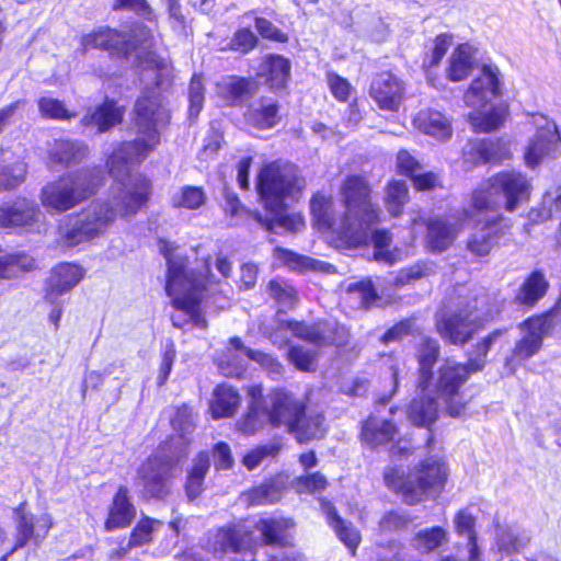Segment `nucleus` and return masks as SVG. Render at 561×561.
Instances as JSON below:
<instances>
[{
  "label": "nucleus",
  "mask_w": 561,
  "mask_h": 561,
  "mask_svg": "<svg viewBox=\"0 0 561 561\" xmlns=\"http://www.w3.org/2000/svg\"><path fill=\"white\" fill-rule=\"evenodd\" d=\"M134 114L137 137L123 142L106 162L115 180L108 197L96 199L85 210L60 221L57 240L61 247L73 248L102 236L117 218L130 220L149 201L150 181L141 174L130 175V168L159 145V128L169 123L170 113L158 96H142L137 100Z\"/></svg>",
  "instance_id": "nucleus-1"
},
{
  "label": "nucleus",
  "mask_w": 561,
  "mask_h": 561,
  "mask_svg": "<svg viewBox=\"0 0 561 561\" xmlns=\"http://www.w3.org/2000/svg\"><path fill=\"white\" fill-rule=\"evenodd\" d=\"M341 195L344 213L340 218L335 217L331 197L320 193L313 195L310 209L314 224L353 245L360 244L367 240V230L379 221L381 211L371 203L370 187L362 176H347L341 186Z\"/></svg>",
  "instance_id": "nucleus-2"
},
{
  "label": "nucleus",
  "mask_w": 561,
  "mask_h": 561,
  "mask_svg": "<svg viewBox=\"0 0 561 561\" xmlns=\"http://www.w3.org/2000/svg\"><path fill=\"white\" fill-rule=\"evenodd\" d=\"M302 184L294 164L271 163L262 169L259 175L257 190L270 215L254 214V220L267 231L297 232L304 227V218L299 214H286L291 203L300 195Z\"/></svg>",
  "instance_id": "nucleus-3"
},
{
  "label": "nucleus",
  "mask_w": 561,
  "mask_h": 561,
  "mask_svg": "<svg viewBox=\"0 0 561 561\" xmlns=\"http://www.w3.org/2000/svg\"><path fill=\"white\" fill-rule=\"evenodd\" d=\"M175 248L169 242H162L160 251L167 260L168 275L165 291L172 299V306L187 318L195 327L206 328L205 318L201 314V302L207 297L209 288L206 277L187 270V259L175 253ZM176 328H182L186 320L181 314L171 317Z\"/></svg>",
  "instance_id": "nucleus-4"
},
{
  "label": "nucleus",
  "mask_w": 561,
  "mask_h": 561,
  "mask_svg": "<svg viewBox=\"0 0 561 561\" xmlns=\"http://www.w3.org/2000/svg\"><path fill=\"white\" fill-rule=\"evenodd\" d=\"M104 181L101 167H84L46 183L39 199L48 211L66 213L94 196Z\"/></svg>",
  "instance_id": "nucleus-5"
},
{
  "label": "nucleus",
  "mask_w": 561,
  "mask_h": 561,
  "mask_svg": "<svg viewBox=\"0 0 561 561\" xmlns=\"http://www.w3.org/2000/svg\"><path fill=\"white\" fill-rule=\"evenodd\" d=\"M530 180L518 171H502L482 182L471 196V208L478 213L496 211L504 208L514 211L528 202L531 193Z\"/></svg>",
  "instance_id": "nucleus-6"
},
{
  "label": "nucleus",
  "mask_w": 561,
  "mask_h": 561,
  "mask_svg": "<svg viewBox=\"0 0 561 561\" xmlns=\"http://www.w3.org/2000/svg\"><path fill=\"white\" fill-rule=\"evenodd\" d=\"M499 69L492 65L483 66L481 75L474 79L465 94V102L474 111L469 114V122L477 133H490L497 129L504 122L505 108L486 105L501 95Z\"/></svg>",
  "instance_id": "nucleus-7"
},
{
  "label": "nucleus",
  "mask_w": 561,
  "mask_h": 561,
  "mask_svg": "<svg viewBox=\"0 0 561 561\" xmlns=\"http://www.w3.org/2000/svg\"><path fill=\"white\" fill-rule=\"evenodd\" d=\"M82 46L88 48H101L125 57L136 54L140 64L147 67H159L160 61L151 51L153 35L144 24H136L128 33L117 32L108 27H102L82 37Z\"/></svg>",
  "instance_id": "nucleus-8"
},
{
  "label": "nucleus",
  "mask_w": 561,
  "mask_h": 561,
  "mask_svg": "<svg viewBox=\"0 0 561 561\" xmlns=\"http://www.w3.org/2000/svg\"><path fill=\"white\" fill-rule=\"evenodd\" d=\"M489 300L483 295L473 304H458L455 308H444L436 312L435 327L440 337L453 345H465L481 330L491 314L483 309Z\"/></svg>",
  "instance_id": "nucleus-9"
},
{
  "label": "nucleus",
  "mask_w": 561,
  "mask_h": 561,
  "mask_svg": "<svg viewBox=\"0 0 561 561\" xmlns=\"http://www.w3.org/2000/svg\"><path fill=\"white\" fill-rule=\"evenodd\" d=\"M439 343L432 337H423L417 348L419 360V393L409 405L408 415L416 426L428 427L437 417V403L427 397L425 391L432 386V368L439 356Z\"/></svg>",
  "instance_id": "nucleus-10"
},
{
  "label": "nucleus",
  "mask_w": 561,
  "mask_h": 561,
  "mask_svg": "<svg viewBox=\"0 0 561 561\" xmlns=\"http://www.w3.org/2000/svg\"><path fill=\"white\" fill-rule=\"evenodd\" d=\"M471 374L465 364L446 360L438 369L436 381L433 385L434 388L431 389L430 386L425 391V400L427 397L434 399L437 408L440 403H444L450 416H460L465 404L459 390Z\"/></svg>",
  "instance_id": "nucleus-11"
},
{
  "label": "nucleus",
  "mask_w": 561,
  "mask_h": 561,
  "mask_svg": "<svg viewBox=\"0 0 561 561\" xmlns=\"http://www.w3.org/2000/svg\"><path fill=\"white\" fill-rule=\"evenodd\" d=\"M447 469L444 460L437 456L426 458L421 468L411 474L398 467L387 468L383 473L385 484L391 491H421L444 488L447 480Z\"/></svg>",
  "instance_id": "nucleus-12"
},
{
  "label": "nucleus",
  "mask_w": 561,
  "mask_h": 561,
  "mask_svg": "<svg viewBox=\"0 0 561 561\" xmlns=\"http://www.w3.org/2000/svg\"><path fill=\"white\" fill-rule=\"evenodd\" d=\"M531 124L536 133L528 141L524 159L527 167L535 169L545 160L561 154V137L556 123L542 114H533Z\"/></svg>",
  "instance_id": "nucleus-13"
},
{
  "label": "nucleus",
  "mask_w": 561,
  "mask_h": 561,
  "mask_svg": "<svg viewBox=\"0 0 561 561\" xmlns=\"http://www.w3.org/2000/svg\"><path fill=\"white\" fill-rule=\"evenodd\" d=\"M525 335L516 343L513 354L506 359V367L514 373L515 362H523L535 356L542 346V341L553 328V317L550 313L533 317L520 323Z\"/></svg>",
  "instance_id": "nucleus-14"
},
{
  "label": "nucleus",
  "mask_w": 561,
  "mask_h": 561,
  "mask_svg": "<svg viewBox=\"0 0 561 561\" xmlns=\"http://www.w3.org/2000/svg\"><path fill=\"white\" fill-rule=\"evenodd\" d=\"M471 218V207L446 217L431 218L426 224V245L428 250L434 253L446 251L463 229V222Z\"/></svg>",
  "instance_id": "nucleus-15"
},
{
  "label": "nucleus",
  "mask_w": 561,
  "mask_h": 561,
  "mask_svg": "<svg viewBox=\"0 0 561 561\" xmlns=\"http://www.w3.org/2000/svg\"><path fill=\"white\" fill-rule=\"evenodd\" d=\"M179 459L180 456L170 454L165 443L141 465L138 476L145 485L163 486L178 471Z\"/></svg>",
  "instance_id": "nucleus-16"
},
{
  "label": "nucleus",
  "mask_w": 561,
  "mask_h": 561,
  "mask_svg": "<svg viewBox=\"0 0 561 561\" xmlns=\"http://www.w3.org/2000/svg\"><path fill=\"white\" fill-rule=\"evenodd\" d=\"M334 325L330 322H318L314 324H306L298 321H287L282 323L278 329L271 335L273 344L282 346L286 342V337L279 340L283 331H290L295 336L308 341L316 346H323L335 343L333 334Z\"/></svg>",
  "instance_id": "nucleus-17"
},
{
  "label": "nucleus",
  "mask_w": 561,
  "mask_h": 561,
  "mask_svg": "<svg viewBox=\"0 0 561 561\" xmlns=\"http://www.w3.org/2000/svg\"><path fill=\"white\" fill-rule=\"evenodd\" d=\"M270 407L267 409V415L270 424L273 426L284 425L290 433L294 426L299 421V414H301L304 404L297 400L291 393L284 390H275L270 397Z\"/></svg>",
  "instance_id": "nucleus-18"
},
{
  "label": "nucleus",
  "mask_w": 561,
  "mask_h": 561,
  "mask_svg": "<svg viewBox=\"0 0 561 561\" xmlns=\"http://www.w3.org/2000/svg\"><path fill=\"white\" fill-rule=\"evenodd\" d=\"M42 216V211L34 201L20 197L12 203L0 205V228L31 229Z\"/></svg>",
  "instance_id": "nucleus-19"
},
{
  "label": "nucleus",
  "mask_w": 561,
  "mask_h": 561,
  "mask_svg": "<svg viewBox=\"0 0 561 561\" xmlns=\"http://www.w3.org/2000/svg\"><path fill=\"white\" fill-rule=\"evenodd\" d=\"M403 92V82L390 71L378 73L370 84V96L380 108L387 111L398 110Z\"/></svg>",
  "instance_id": "nucleus-20"
},
{
  "label": "nucleus",
  "mask_w": 561,
  "mask_h": 561,
  "mask_svg": "<svg viewBox=\"0 0 561 561\" xmlns=\"http://www.w3.org/2000/svg\"><path fill=\"white\" fill-rule=\"evenodd\" d=\"M16 545L15 548L24 547L31 539L41 542L48 535L51 528V519L47 514L34 517L25 511V503L16 510Z\"/></svg>",
  "instance_id": "nucleus-21"
},
{
  "label": "nucleus",
  "mask_w": 561,
  "mask_h": 561,
  "mask_svg": "<svg viewBox=\"0 0 561 561\" xmlns=\"http://www.w3.org/2000/svg\"><path fill=\"white\" fill-rule=\"evenodd\" d=\"M84 275L81 266L73 263H60L51 270L47 282L46 299L51 304L55 299L76 287Z\"/></svg>",
  "instance_id": "nucleus-22"
},
{
  "label": "nucleus",
  "mask_w": 561,
  "mask_h": 561,
  "mask_svg": "<svg viewBox=\"0 0 561 561\" xmlns=\"http://www.w3.org/2000/svg\"><path fill=\"white\" fill-rule=\"evenodd\" d=\"M463 154L472 164L497 163L510 156V149L507 142L500 139H478L469 144Z\"/></svg>",
  "instance_id": "nucleus-23"
},
{
  "label": "nucleus",
  "mask_w": 561,
  "mask_h": 561,
  "mask_svg": "<svg viewBox=\"0 0 561 561\" xmlns=\"http://www.w3.org/2000/svg\"><path fill=\"white\" fill-rule=\"evenodd\" d=\"M289 59L280 55H268L261 62L256 76L272 91L278 92L286 88L290 78Z\"/></svg>",
  "instance_id": "nucleus-24"
},
{
  "label": "nucleus",
  "mask_w": 561,
  "mask_h": 561,
  "mask_svg": "<svg viewBox=\"0 0 561 561\" xmlns=\"http://www.w3.org/2000/svg\"><path fill=\"white\" fill-rule=\"evenodd\" d=\"M88 156V147L78 140H55L48 149V168H68L80 163Z\"/></svg>",
  "instance_id": "nucleus-25"
},
{
  "label": "nucleus",
  "mask_w": 561,
  "mask_h": 561,
  "mask_svg": "<svg viewBox=\"0 0 561 561\" xmlns=\"http://www.w3.org/2000/svg\"><path fill=\"white\" fill-rule=\"evenodd\" d=\"M244 351L252 350L244 346L241 339H230L227 348L216 358L220 374L226 377H240L245 371L247 359H249Z\"/></svg>",
  "instance_id": "nucleus-26"
},
{
  "label": "nucleus",
  "mask_w": 561,
  "mask_h": 561,
  "mask_svg": "<svg viewBox=\"0 0 561 561\" xmlns=\"http://www.w3.org/2000/svg\"><path fill=\"white\" fill-rule=\"evenodd\" d=\"M501 236L499 218L488 219L468 239L467 249L476 256H485L497 244Z\"/></svg>",
  "instance_id": "nucleus-27"
},
{
  "label": "nucleus",
  "mask_w": 561,
  "mask_h": 561,
  "mask_svg": "<svg viewBox=\"0 0 561 561\" xmlns=\"http://www.w3.org/2000/svg\"><path fill=\"white\" fill-rule=\"evenodd\" d=\"M320 506L328 524L334 529L340 540L350 549L352 554H355V550L360 542L358 530L346 524L337 514L334 505L325 499H320Z\"/></svg>",
  "instance_id": "nucleus-28"
},
{
  "label": "nucleus",
  "mask_w": 561,
  "mask_h": 561,
  "mask_svg": "<svg viewBox=\"0 0 561 561\" xmlns=\"http://www.w3.org/2000/svg\"><path fill=\"white\" fill-rule=\"evenodd\" d=\"M413 122L419 130L439 140L448 139L451 136L450 121L439 111L422 110Z\"/></svg>",
  "instance_id": "nucleus-29"
},
{
  "label": "nucleus",
  "mask_w": 561,
  "mask_h": 561,
  "mask_svg": "<svg viewBox=\"0 0 561 561\" xmlns=\"http://www.w3.org/2000/svg\"><path fill=\"white\" fill-rule=\"evenodd\" d=\"M240 404V396L238 391L227 385L217 386L213 392L209 410L213 419H225L232 416Z\"/></svg>",
  "instance_id": "nucleus-30"
},
{
  "label": "nucleus",
  "mask_w": 561,
  "mask_h": 561,
  "mask_svg": "<svg viewBox=\"0 0 561 561\" xmlns=\"http://www.w3.org/2000/svg\"><path fill=\"white\" fill-rule=\"evenodd\" d=\"M136 517V507L125 493H116L112 505L108 508V516L104 528L113 531L128 527Z\"/></svg>",
  "instance_id": "nucleus-31"
},
{
  "label": "nucleus",
  "mask_w": 561,
  "mask_h": 561,
  "mask_svg": "<svg viewBox=\"0 0 561 561\" xmlns=\"http://www.w3.org/2000/svg\"><path fill=\"white\" fill-rule=\"evenodd\" d=\"M397 434L392 422L377 416L367 419L362 427V439L369 447L375 448L391 442Z\"/></svg>",
  "instance_id": "nucleus-32"
},
{
  "label": "nucleus",
  "mask_w": 561,
  "mask_h": 561,
  "mask_svg": "<svg viewBox=\"0 0 561 561\" xmlns=\"http://www.w3.org/2000/svg\"><path fill=\"white\" fill-rule=\"evenodd\" d=\"M256 391L260 392V389H251L253 400L249 407V411L237 423V430L244 435H253L266 424H270L267 409L256 399Z\"/></svg>",
  "instance_id": "nucleus-33"
},
{
  "label": "nucleus",
  "mask_w": 561,
  "mask_h": 561,
  "mask_svg": "<svg viewBox=\"0 0 561 561\" xmlns=\"http://www.w3.org/2000/svg\"><path fill=\"white\" fill-rule=\"evenodd\" d=\"M474 51L468 44H460L453 51L449 58V66L446 70L450 81L458 82L466 79L473 69Z\"/></svg>",
  "instance_id": "nucleus-34"
},
{
  "label": "nucleus",
  "mask_w": 561,
  "mask_h": 561,
  "mask_svg": "<svg viewBox=\"0 0 561 561\" xmlns=\"http://www.w3.org/2000/svg\"><path fill=\"white\" fill-rule=\"evenodd\" d=\"M123 115L124 111L122 107L117 106L113 101H105L92 114L85 115L82 123L84 125H95L100 133H104L119 124Z\"/></svg>",
  "instance_id": "nucleus-35"
},
{
  "label": "nucleus",
  "mask_w": 561,
  "mask_h": 561,
  "mask_svg": "<svg viewBox=\"0 0 561 561\" xmlns=\"http://www.w3.org/2000/svg\"><path fill=\"white\" fill-rule=\"evenodd\" d=\"M274 256L289 268L300 272L311 270L331 273L334 270V267L329 263L318 261L309 256L299 255L283 248H276L274 250Z\"/></svg>",
  "instance_id": "nucleus-36"
},
{
  "label": "nucleus",
  "mask_w": 561,
  "mask_h": 561,
  "mask_svg": "<svg viewBox=\"0 0 561 561\" xmlns=\"http://www.w3.org/2000/svg\"><path fill=\"white\" fill-rule=\"evenodd\" d=\"M324 417L321 413H308L306 414L305 408L301 414H299V421L291 430V434L295 435L299 443L309 442L311 439L321 438L324 435L323 427Z\"/></svg>",
  "instance_id": "nucleus-37"
},
{
  "label": "nucleus",
  "mask_w": 561,
  "mask_h": 561,
  "mask_svg": "<svg viewBox=\"0 0 561 561\" xmlns=\"http://www.w3.org/2000/svg\"><path fill=\"white\" fill-rule=\"evenodd\" d=\"M548 282L545 275L539 272H533L520 286L516 301L520 305L533 307L535 306L547 293Z\"/></svg>",
  "instance_id": "nucleus-38"
},
{
  "label": "nucleus",
  "mask_w": 561,
  "mask_h": 561,
  "mask_svg": "<svg viewBox=\"0 0 561 561\" xmlns=\"http://www.w3.org/2000/svg\"><path fill=\"white\" fill-rule=\"evenodd\" d=\"M294 525V522L289 518H270L261 519L256 524V529L262 534L266 543L285 545L288 540L287 531Z\"/></svg>",
  "instance_id": "nucleus-39"
},
{
  "label": "nucleus",
  "mask_w": 561,
  "mask_h": 561,
  "mask_svg": "<svg viewBox=\"0 0 561 561\" xmlns=\"http://www.w3.org/2000/svg\"><path fill=\"white\" fill-rule=\"evenodd\" d=\"M34 260L25 253L0 256V279H10L33 270Z\"/></svg>",
  "instance_id": "nucleus-40"
},
{
  "label": "nucleus",
  "mask_w": 561,
  "mask_h": 561,
  "mask_svg": "<svg viewBox=\"0 0 561 561\" xmlns=\"http://www.w3.org/2000/svg\"><path fill=\"white\" fill-rule=\"evenodd\" d=\"M207 195L203 187L185 185L172 196V205L178 208L195 210L205 205Z\"/></svg>",
  "instance_id": "nucleus-41"
},
{
  "label": "nucleus",
  "mask_w": 561,
  "mask_h": 561,
  "mask_svg": "<svg viewBox=\"0 0 561 561\" xmlns=\"http://www.w3.org/2000/svg\"><path fill=\"white\" fill-rule=\"evenodd\" d=\"M409 199V191L405 181L393 180L387 186L386 206L393 216H399Z\"/></svg>",
  "instance_id": "nucleus-42"
},
{
  "label": "nucleus",
  "mask_w": 561,
  "mask_h": 561,
  "mask_svg": "<svg viewBox=\"0 0 561 561\" xmlns=\"http://www.w3.org/2000/svg\"><path fill=\"white\" fill-rule=\"evenodd\" d=\"M162 525V522L144 516L133 528L129 536V547H141L152 541V534Z\"/></svg>",
  "instance_id": "nucleus-43"
},
{
  "label": "nucleus",
  "mask_w": 561,
  "mask_h": 561,
  "mask_svg": "<svg viewBox=\"0 0 561 561\" xmlns=\"http://www.w3.org/2000/svg\"><path fill=\"white\" fill-rule=\"evenodd\" d=\"M210 467L209 456L201 451L194 459L192 468L187 472L185 491H197L204 482L205 476Z\"/></svg>",
  "instance_id": "nucleus-44"
},
{
  "label": "nucleus",
  "mask_w": 561,
  "mask_h": 561,
  "mask_svg": "<svg viewBox=\"0 0 561 561\" xmlns=\"http://www.w3.org/2000/svg\"><path fill=\"white\" fill-rule=\"evenodd\" d=\"M278 106L276 103L261 104L259 108H252L248 113L249 122L260 129L274 127L278 122Z\"/></svg>",
  "instance_id": "nucleus-45"
},
{
  "label": "nucleus",
  "mask_w": 561,
  "mask_h": 561,
  "mask_svg": "<svg viewBox=\"0 0 561 561\" xmlns=\"http://www.w3.org/2000/svg\"><path fill=\"white\" fill-rule=\"evenodd\" d=\"M527 537H520L512 527H496V545L500 551L516 552L528 543Z\"/></svg>",
  "instance_id": "nucleus-46"
},
{
  "label": "nucleus",
  "mask_w": 561,
  "mask_h": 561,
  "mask_svg": "<svg viewBox=\"0 0 561 561\" xmlns=\"http://www.w3.org/2000/svg\"><path fill=\"white\" fill-rule=\"evenodd\" d=\"M270 296L280 308L291 309L297 301L296 290L288 283L280 279H273L268 283Z\"/></svg>",
  "instance_id": "nucleus-47"
},
{
  "label": "nucleus",
  "mask_w": 561,
  "mask_h": 561,
  "mask_svg": "<svg viewBox=\"0 0 561 561\" xmlns=\"http://www.w3.org/2000/svg\"><path fill=\"white\" fill-rule=\"evenodd\" d=\"M171 425L186 445L188 443L187 436L195 430V415L193 410L187 405L178 408L175 415L171 420Z\"/></svg>",
  "instance_id": "nucleus-48"
},
{
  "label": "nucleus",
  "mask_w": 561,
  "mask_h": 561,
  "mask_svg": "<svg viewBox=\"0 0 561 561\" xmlns=\"http://www.w3.org/2000/svg\"><path fill=\"white\" fill-rule=\"evenodd\" d=\"M251 82L245 78L231 77L218 84L219 93L231 102L241 100L250 92Z\"/></svg>",
  "instance_id": "nucleus-49"
},
{
  "label": "nucleus",
  "mask_w": 561,
  "mask_h": 561,
  "mask_svg": "<svg viewBox=\"0 0 561 561\" xmlns=\"http://www.w3.org/2000/svg\"><path fill=\"white\" fill-rule=\"evenodd\" d=\"M371 241L374 244V259L378 262H382L392 265L396 262V255L389 250L391 244V237L386 230H375L371 234Z\"/></svg>",
  "instance_id": "nucleus-50"
},
{
  "label": "nucleus",
  "mask_w": 561,
  "mask_h": 561,
  "mask_svg": "<svg viewBox=\"0 0 561 561\" xmlns=\"http://www.w3.org/2000/svg\"><path fill=\"white\" fill-rule=\"evenodd\" d=\"M453 42V35L449 33H442L434 39L431 51L423 59V67L433 68L438 66Z\"/></svg>",
  "instance_id": "nucleus-51"
},
{
  "label": "nucleus",
  "mask_w": 561,
  "mask_h": 561,
  "mask_svg": "<svg viewBox=\"0 0 561 561\" xmlns=\"http://www.w3.org/2000/svg\"><path fill=\"white\" fill-rule=\"evenodd\" d=\"M436 266L433 262H417L409 268L400 271L397 276V284L405 285L412 282L419 280L423 277H427L435 273Z\"/></svg>",
  "instance_id": "nucleus-52"
},
{
  "label": "nucleus",
  "mask_w": 561,
  "mask_h": 561,
  "mask_svg": "<svg viewBox=\"0 0 561 561\" xmlns=\"http://www.w3.org/2000/svg\"><path fill=\"white\" fill-rule=\"evenodd\" d=\"M317 354L302 346H291L288 350V360L299 370L312 371L316 366Z\"/></svg>",
  "instance_id": "nucleus-53"
},
{
  "label": "nucleus",
  "mask_w": 561,
  "mask_h": 561,
  "mask_svg": "<svg viewBox=\"0 0 561 561\" xmlns=\"http://www.w3.org/2000/svg\"><path fill=\"white\" fill-rule=\"evenodd\" d=\"M38 110L42 116L51 119H69L73 116L64 106L62 102L47 96L38 100Z\"/></svg>",
  "instance_id": "nucleus-54"
},
{
  "label": "nucleus",
  "mask_w": 561,
  "mask_h": 561,
  "mask_svg": "<svg viewBox=\"0 0 561 561\" xmlns=\"http://www.w3.org/2000/svg\"><path fill=\"white\" fill-rule=\"evenodd\" d=\"M278 451L279 446L276 444L257 446L244 455L242 462L249 470H253L260 466L265 458L275 457Z\"/></svg>",
  "instance_id": "nucleus-55"
},
{
  "label": "nucleus",
  "mask_w": 561,
  "mask_h": 561,
  "mask_svg": "<svg viewBox=\"0 0 561 561\" xmlns=\"http://www.w3.org/2000/svg\"><path fill=\"white\" fill-rule=\"evenodd\" d=\"M114 11H133L147 21H154L156 15L147 0H115L112 5Z\"/></svg>",
  "instance_id": "nucleus-56"
},
{
  "label": "nucleus",
  "mask_w": 561,
  "mask_h": 561,
  "mask_svg": "<svg viewBox=\"0 0 561 561\" xmlns=\"http://www.w3.org/2000/svg\"><path fill=\"white\" fill-rule=\"evenodd\" d=\"M257 37L250 28L237 31L229 42V48L240 54H248L257 45Z\"/></svg>",
  "instance_id": "nucleus-57"
},
{
  "label": "nucleus",
  "mask_w": 561,
  "mask_h": 561,
  "mask_svg": "<svg viewBox=\"0 0 561 561\" xmlns=\"http://www.w3.org/2000/svg\"><path fill=\"white\" fill-rule=\"evenodd\" d=\"M190 117H197L204 103V87L201 77L194 75L188 88Z\"/></svg>",
  "instance_id": "nucleus-58"
},
{
  "label": "nucleus",
  "mask_w": 561,
  "mask_h": 561,
  "mask_svg": "<svg viewBox=\"0 0 561 561\" xmlns=\"http://www.w3.org/2000/svg\"><path fill=\"white\" fill-rule=\"evenodd\" d=\"M245 352L249 359L260 364L273 378H278L283 375L282 364L272 355L255 350Z\"/></svg>",
  "instance_id": "nucleus-59"
},
{
  "label": "nucleus",
  "mask_w": 561,
  "mask_h": 561,
  "mask_svg": "<svg viewBox=\"0 0 561 561\" xmlns=\"http://www.w3.org/2000/svg\"><path fill=\"white\" fill-rule=\"evenodd\" d=\"M224 549L231 550L234 552L243 551L251 548L250 545V534L248 533H241L237 529H228L224 534Z\"/></svg>",
  "instance_id": "nucleus-60"
},
{
  "label": "nucleus",
  "mask_w": 561,
  "mask_h": 561,
  "mask_svg": "<svg viewBox=\"0 0 561 561\" xmlns=\"http://www.w3.org/2000/svg\"><path fill=\"white\" fill-rule=\"evenodd\" d=\"M490 348L483 342H478L468 353V362L465 365L468 366L472 374L481 371L486 364Z\"/></svg>",
  "instance_id": "nucleus-61"
},
{
  "label": "nucleus",
  "mask_w": 561,
  "mask_h": 561,
  "mask_svg": "<svg viewBox=\"0 0 561 561\" xmlns=\"http://www.w3.org/2000/svg\"><path fill=\"white\" fill-rule=\"evenodd\" d=\"M255 28L257 33L266 39H271L278 43L287 41V35L276 27L271 21L256 16L254 19Z\"/></svg>",
  "instance_id": "nucleus-62"
},
{
  "label": "nucleus",
  "mask_w": 561,
  "mask_h": 561,
  "mask_svg": "<svg viewBox=\"0 0 561 561\" xmlns=\"http://www.w3.org/2000/svg\"><path fill=\"white\" fill-rule=\"evenodd\" d=\"M444 539L445 531L440 527H434L430 530L420 531L416 535L419 546L426 551H431L440 546Z\"/></svg>",
  "instance_id": "nucleus-63"
},
{
  "label": "nucleus",
  "mask_w": 561,
  "mask_h": 561,
  "mask_svg": "<svg viewBox=\"0 0 561 561\" xmlns=\"http://www.w3.org/2000/svg\"><path fill=\"white\" fill-rule=\"evenodd\" d=\"M215 468L217 470H228L233 466L231 449L227 443L219 442L213 449Z\"/></svg>",
  "instance_id": "nucleus-64"
}]
</instances>
